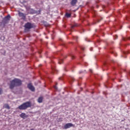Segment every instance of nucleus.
<instances>
[{
	"label": "nucleus",
	"instance_id": "7",
	"mask_svg": "<svg viewBox=\"0 0 130 130\" xmlns=\"http://www.w3.org/2000/svg\"><path fill=\"white\" fill-rule=\"evenodd\" d=\"M77 3H78L77 0H72V1L71 2V6H73L74 7V6H75V5H76V4H77Z\"/></svg>",
	"mask_w": 130,
	"mask_h": 130
},
{
	"label": "nucleus",
	"instance_id": "13",
	"mask_svg": "<svg viewBox=\"0 0 130 130\" xmlns=\"http://www.w3.org/2000/svg\"><path fill=\"white\" fill-rule=\"evenodd\" d=\"M62 62V59L60 60L58 62V63L60 64Z\"/></svg>",
	"mask_w": 130,
	"mask_h": 130
},
{
	"label": "nucleus",
	"instance_id": "1",
	"mask_svg": "<svg viewBox=\"0 0 130 130\" xmlns=\"http://www.w3.org/2000/svg\"><path fill=\"white\" fill-rule=\"evenodd\" d=\"M22 85V81L18 78H15L10 81V88L14 89L17 86H21Z\"/></svg>",
	"mask_w": 130,
	"mask_h": 130
},
{
	"label": "nucleus",
	"instance_id": "11",
	"mask_svg": "<svg viewBox=\"0 0 130 130\" xmlns=\"http://www.w3.org/2000/svg\"><path fill=\"white\" fill-rule=\"evenodd\" d=\"M71 14L69 13H66V17H67V18H71Z\"/></svg>",
	"mask_w": 130,
	"mask_h": 130
},
{
	"label": "nucleus",
	"instance_id": "15",
	"mask_svg": "<svg viewBox=\"0 0 130 130\" xmlns=\"http://www.w3.org/2000/svg\"><path fill=\"white\" fill-rule=\"evenodd\" d=\"M115 38H116H116H117V36L116 35V36H115Z\"/></svg>",
	"mask_w": 130,
	"mask_h": 130
},
{
	"label": "nucleus",
	"instance_id": "5",
	"mask_svg": "<svg viewBox=\"0 0 130 130\" xmlns=\"http://www.w3.org/2000/svg\"><path fill=\"white\" fill-rule=\"evenodd\" d=\"M27 87L28 88V89H29V90H30L32 92L35 91V88H34L33 85L31 84H28V85H27Z\"/></svg>",
	"mask_w": 130,
	"mask_h": 130
},
{
	"label": "nucleus",
	"instance_id": "16",
	"mask_svg": "<svg viewBox=\"0 0 130 130\" xmlns=\"http://www.w3.org/2000/svg\"><path fill=\"white\" fill-rule=\"evenodd\" d=\"M55 89H57V87H56V86L54 87Z\"/></svg>",
	"mask_w": 130,
	"mask_h": 130
},
{
	"label": "nucleus",
	"instance_id": "3",
	"mask_svg": "<svg viewBox=\"0 0 130 130\" xmlns=\"http://www.w3.org/2000/svg\"><path fill=\"white\" fill-rule=\"evenodd\" d=\"M33 27V24L32 23H30V22H27L24 25V31L25 32H28L30 29H32V27Z\"/></svg>",
	"mask_w": 130,
	"mask_h": 130
},
{
	"label": "nucleus",
	"instance_id": "6",
	"mask_svg": "<svg viewBox=\"0 0 130 130\" xmlns=\"http://www.w3.org/2000/svg\"><path fill=\"white\" fill-rule=\"evenodd\" d=\"M18 15L19 17H21L23 20H25V19H26V15H25V14L22 12H19Z\"/></svg>",
	"mask_w": 130,
	"mask_h": 130
},
{
	"label": "nucleus",
	"instance_id": "8",
	"mask_svg": "<svg viewBox=\"0 0 130 130\" xmlns=\"http://www.w3.org/2000/svg\"><path fill=\"white\" fill-rule=\"evenodd\" d=\"M27 116H27L26 114L24 113H22L20 115V117H21V118H23V119H25L26 117H27Z\"/></svg>",
	"mask_w": 130,
	"mask_h": 130
},
{
	"label": "nucleus",
	"instance_id": "10",
	"mask_svg": "<svg viewBox=\"0 0 130 130\" xmlns=\"http://www.w3.org/2000/svg\"><path fill=\"white\" fill-rule=\"evenodd\" d=\"M11 18V16L10 15H8L7 16L5 17V20H7V21H9Z\"/></svg>",
	"mask_w": 130,
	"mask_h": 130
},
{
	"label": "nucleus",
	"instance_id": "17",
	"mask_svg": "<svg viewBox=\"0 0 130 130\" xmlns=\"http://www.w3.org/2000/svg\"><path fill=\"white\" fill-rule=\"evenodd\" d=\"M90 72L92 73V70H90Z\"/></svg>",
	"mask_w": 130,
	"mask_h": 130
},
{
	"label": "nucleus",
	"instance_id": "12",
	"mask_svg": "<svg viewBox=\"0 0 130 130\" xmlns=\"http://www.w3.org/2000/svg\"><path fill=\"white\" fill-rule=\"evenodd\" d=\"M5 106V108H7V109H10V106H9L8 104H6Z\"/></svg>",
	"mask_w": 130,
	"mask_h": 130
},
{
	"label": "nucleus",
	"instance_id": "2",
	"mask_svg": "<svg viewBox=\"0 0 130 130\" xmlns=\"http://www.w3.org/2000/svg\"><path fill=\"white\" fill-rule=\"evenodd\" d=\"M31 106V103L29 102H27L26 103H23L21 105L18 107L19 109L20 110H24L25 109H27L28 107H30Z\"/></svg>",
	"mask_w": 130,
	"mask_h": 130
},
{
	"label": "nucleus",
	"instance_id": "18",
	"mask_svg": "<svg viewBox=\"0 0 130 130\" xmlns=\"http://www.w3.org/2000/svg\"><path fill=\"white\" fill-rule=\"evenodd\" d=\"M72 56V58H74V56Z\"/></svg>",
	"mask_w": 130,
	"mask_h": 130
},
{
	"label": "nucleus",
	"instance_id": "9",
	"mask_svg": "<svg viewBox=\"0 0 130 130\" xmlns=\"http://www.w3.org/2000/svg\"><path fill=\"white\" fill-rule=\"evenodd\" d=\"M43 100V98L40 97L38 100V102H39V103H42Z\"/></svg>",
	"mask_w": 130,
	"mask_h": 130
},
{
	"label": "nucleus",
	"instance_id": "14",
	"mask_svg": "<svg viewBox=\"0 0 130 130\" xmlns=\"http://www.w3.org/2000/svg\"><path fill=\"white\" fill-rule=\"evenodd\" d=\"M3 93V90L0 88V95Z\"/></svg>",
	"mask_w": 130,
	"mask_h": 130
},
{
	"label": "nucleus",
	"instance_id": "4",
	"mask_svg": "<svg viewBox=\"0 0 130 130\" xmlns=\"http://www.w3.org/2000/svg\"><path fill=\"white\" fill-rule=\"evenodd\" d=\"M72 126H74V124L72 123H68L64 125V128L67 129V128H70V127H72Z\"/></svg>",
	"mask_w": 130,
	"mask_h": 130
}]
</instances>
